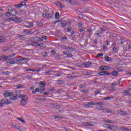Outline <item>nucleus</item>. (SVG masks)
I'll list each match as a JSON object with an SVG mask.
<instances>
[{
	"label": "nucleus",
	"instance_id": "58",
	"mask_svg": "<svg viewBox=\"0 0 131 131\" xmlns=\"http://www.w3.org/2000/svg\"><path fill=\"white\" fill-rule=\"evenodd\" d=\"M77 76H71L70 77V78L72 79H73L74 78H76Z\"/></svg>",
	"mask_w": 131,
	"mask_h": 131
},
{
	"label": "nucleus",
	"instance_id": "56",
	"mask_svg": "<svg viewBox=\"0 0 131 131\" xmlns=\"http://www.w3.org/2000/svg\"><path fill=\"white\" fill-rule=\"evenodd\" d=\"M113 51H114L115 53H117V49L115 47L113 48Z\"/></svg>",
	"mask_w": 131,
	"mask_h": 131
},
{
	"label": "nucleus",
	"instance_id": "57",
	"mask_svg": "<svg viewBox=\"0 0 131 131\" xmlns=\"http://www.w3.org/2000/svg\"><path fill=\"white\" fill-rule=\"evenodd\" d=\"M72 29V28L70 27V28H68L67 30L68 32H70V31H71Z\"/></svg>",
	"mask_w": 131,
	"mask_h": 131
},
{
	"label": "nucleus",
	"instance_id": "30",
	"mask_svg": "<svg viewBox=\"0 0 131 131\" xmlns=\"http://www.w3.org/2000/svg\"><path fill=\"white\" fill-rule=\"evenodd\" d=\"M40 45V48H46L47 47V45H46V44L43 43H41L40 44H39Z\"/></svg>",
	"mask_w": 131,
	"mask_h": 131
},
{
	"label": "nucleus",
	"instance_id": "36",
	"mask_svg": "<svg viewBox=\"0 0 131 131\" xmlns=\"http://www.w3.org/2000/svg\"><path fill=\"white\" fill-rule=\"evenodd\" d=\"M118 84H120V82H119V83H116V82L113 83H112L111 85H112L113 86H116V85H118Z\"/></svg>",
	"mask_w": 131,
	"mask_h": 131
},
{
	"label": "nucleus",
	"instance_id": "19",
	"mask_svg": "<svg viewBox=\"0 0 131 131\" xmlns=\"http://www.w3.org/2000/svg\"><path fill=\"white\" fill-rule=\"evenodd\" d=\"M90 105H96V104H95V102H88L87 104H84V106L85 107H89V106H90Z\"/></svg>",
	"mask_w": 131,
	"mask_h": 131
},
{
	"label": "nucleus",
	"instance_id": "29",
	"mask_svg": "<svg viewBox=\"0 0 131 131\" xmlns=\"http://www.w3.org/2000/svg\"><path fill=\"white\" fill-rule=\"evenodd\" d=\"M26 72H28V71H32V72H35V71H36L35 69H27V70H26Z\"/></svg>",
	"mask_w": 131,
	"mask_h": 131
},
{
	"label": "nucleus",
	"instance_id": "9",
	"mask_svg": "<svg viewBox=\"0 0 131 131\" xmlns=\"http://www.w3.org/2000/svg\"><path fill=\"white\" fill-rule=\"evenodd\" d=\"M6 63L7 64H16V62H15V60H13V59H8L6 60Z\"/></svg>",
	"mask_w": 131,
	"mask_h": 131
},
{
	"label": "nucleus",
	"instance_id": "48",
	"mask_svg": "<svg viewBox=\"0 0 131 131\" xmlns=\"http://www.w3.org/2000/svg\"><path fill=\"white\" fill-rule=\"evenodd\" d=\"M100 31H101V32H105L106 31V28H102L100 29Z\"/></svg>",
	"mask_w": 131,
	"mask_h": 131
},
{
	"label": "nucleus",
	"instance_id": "47",
	"mask_svg": "<svg viewBox=\"0 0 131 131\" xmlns=\"http://www.w3.org/2000/svg\"><path fill=\"white\" fill-rule=\"evenodd\" d=\"M43 23H42V22L41 21H39V23H38L37 25L38 26H42Z\"/></svg>",
	"mask_w": 131,
	"mask_h": 131
},
{
	"label": "nucleus",
	"instance_id": "24",
	"mask_svg": "<svg viewBox=\"0 0 131 131\" xmlns=\"http://www.w3.org/2000/svg\"><path fill=\"white\" fill-rule=\"evenodd\" d=\"M36 92H37L38 93H40L39 89H38V88H36L35 89V91H32L33 95H35V94H36Z\"/></svg>",
	"mask_w": 131,
	"mask_h": 131
},
{
	"label": "nucleus",
	"instance_id": "16",
	"mask_svg": "<svg viewBox=\"0 0 131 131\" xmlns=\"http://www.w3.org/2000/svg\"><path fill=\"white\" fill-rule=\"evenodd\" d=\"M27 101L28 100H21L20 101V105H21V106H25V105H26V104H27Z\"/></svg>",
	"mask_w": 131,
	"mask_h": 131
},
{
	"label": "nucleus",
	"instance_id": "52",
	"mask_svg": "<svg viewBox=\"0 0 131 131\" xmlns=\"http://www.w3.org/2000/svg\"><path fill=\"white\" fill-rule=\"evenodd\" d=\"M19 38L20 39H24V35H19Z\"/></svg>",
	"mask_w": 131,
	"mask_h": 131
},
{
	"label": "nucleus",
	"instance_id": "12",
	"mask_svg": "<svg viewBox=\"0 0 131 131\" xmlns=\"http://www.w3.org/2000/svg\"><path fill=\"white\" fill-rule=\"evenodd\" d=\"M34 40H37V41H43V39L40 38L39 37H34L32 38Z\"/></svg>",
	"mask_w": 131,
	"mask_h": 131
},
{
	"label": "nucleus",
	"instance_id": "55",
	"mask_svg": "<svg viewBox=\"0 0 131 131\" xmlns=\"http://www.w3.org/2000/svg\"><path fill=\"white\" fill-rule=\"evenodd\" d=\"M64 39H67V37H62L61 38V41H64Z\"/></svg>",
	"mask_w": 131,
	"mask_h": 131
},
{
	"label": "nucleus",
	"instance_id": "35",
	"mask_svg": "<svg viewBox=\"0 0 131 131\" xmlns=\"http://www.w3.org/2000/svg\"><path fill=\"white\" fill-rule=\"evenodd\" d=\"M24 86V85H23V84H18V85H16L17 89H20V88H23Z\"/></svg>",
	"mask_w": 131,
	"mask_h": 131
},
{
	"label": "nucleus",
	"instance_id": "46",
	"mask_svg": "<svg viewBox=\"0 0 131 131\" xmlns=\"http://www.w3.org/2000/svg\"><path fill=\"white\" fill-rule=\"evenodd\" d=\"M72 50V51H74V48H70V47H67V49H66L67 51H68V50Z\"/></svg>",
	"mask_w": 131,
	"mask_h": 131
},
{
	"label": "nucleus",
	"instance_id": "17",
	"mask_svg": "<svg viewBox=\"0 0 131 131\" xmlns=\"http://www.w3.org/2000/svg\"><path fill=\"white\" fill-rule=\"evenodd\" d=\"M46 83L45 81H40L39 82V85L41 86H43L44 88L45 86H46Z\"/></svg>",
	"mask_w": 131,
	"mask_h": 131
},
{
	"label": "nucleus",
	"instance_id": "3",
	"mask_svg": "<svg viewBox=\"0 0 131 131\" xmlns=\"http://www.w3.org/2000/svg\"><path fill=\"white\" fill-rule=\"evenodd\" d=\"M117 113H118V114H120V115H122L123 116H125V115H129L128 113L127 112L122 111L121 110H118L117 111Z\"/></svg>",
	"mask_w": 131,
	"mask_h": 131
},
{
	"label": "nucleus",
	"instance_id": "44",
	"mask_svg": "<svg viewBox=\"0 0 131 131\" xmlns=\"http://www.w3.org/2000/svg\"><path fill=\"white\" fill-rule=\"evenodd\" d=\"M11 126H12V127H13V128H17L19 127L18 126L17 124H15V125H12Z\"/></svg>",
	"mask_w": 131,
	"mask_h": 131
},
{
	"label": "nucleus",
	"instance_id": "10",
	"mask_svg": "<svg viewBox=\"0 0 131 131\" xmlns=\"http://www.w3.org/2000/svg\"><path fill=\"white\" fill-rule=\"evenodd\" d=\"M19 98H21L22 100H28V97L26 95H23L22 94H20L19 96H18Z\"/></svg>",
	"mask_w": 131,
	"mask_h": 131
},
{
	"label": "nucleus",
	"instance_id": "33",
	"mask_svg": "<svg viewBox=\"0 0 131 131\" xmlns=\"http://www.w3.org/2000/svg\"><path fill=\"white\" fill-rule=\"evenodd\" d=\"M110 99H114V97L113 96L107 97L104 98V100H110Z\"/></svg>",
	"mask_w": 131,
	"mask_h": 131
},
{
	"label": "nucleus",
	"instance_id": "41",
	"mask_svg": "<svg viewBox=\"0 0 131 131\" xmlns=\"http://www.w3.org/2000/svg\"><path fill=\"white\" fill-rule=\"evenodd\" d=\"M17 119H18V120H20L21 122H23L24 123H25V121L22 119V118H17Z\"/></svg>",
	"mask_w": 131,
	"mask_h": 131
},
{
	"label": "nucleus",
	"instance_id": "54",
	"mask_svg": "<svg viewBox=\"0 0 131 131\" xmlns=\"http://www.w3.org/2000/svg\"><path fill=\"white\" fill-rule=\"evenodd\" d=\"M42 39H45V40H47L48 37L46 36H42L41 37Z\"/></svg>",
	"mask_w": 131,
	"mask_h": 131
},
{
	"label": "nucleus",
	"instance_id": "6",
	"mask_svg": "<svg viewBox=\"0 0 131 131\" xmlns=\"http://www.w3.org/2000/svg\"><path fill=\"white\" fill-rule=\"evenodd\" d=\"M1 104H2V105L5 104V105H9V100H8L7 99H2L1 101Z\"/></svg>",
	"mask_w": 131,
	"mask_h": 131
},
{
	"label": "nucleus",
	"instance_id": "34",
	"mask_svg": "<svg viewBox=\"0 0 131 131\" xmlns=\"http://www.w3.org/2000/svg\"><path fill=\"white\" fill-rule=\"evenodd\" d=\"M54 118H59L60 119H62V118H63V117L61 116L60 115H58L56 116H54Z\"/></svg>",
	"mask_w": 131,
	"mask_h": 131
},
{
	"label": "nucleus",
	"instance_id": "7",
	"mask_svg": "<svg viewBox=\"0 0 131 131\" xmlns=\"http://www.w3.org/2000/svg\"><path fill=\"white\" fill-rule=\"evenodd\" d=\"M27 25H25L24 26L26 28H29V27H33V23H30L29 21H27Z\"/></svg>",
	"mask_w": 131,
	"mask_h": 131
},
{
	"label": "nucleus",
	"instance_id": "49",
	"mask_svg": "<svg viewBox=\"0 0 131 131\" xmlns=\"http://www.w3.org/2000/svg\"><path fill=\"white\" fill-rule=\"evenodd\" d=\"M94 104H95V105H103V103L101 102H94Z\"/></svg>",
	"mask_w": 131,
	"mask_h": 131
},
{
	"label": "nucleus",
	"instance_id": "43",
	"mask_svg": "<svg viewBox=\"0 0 131 131\" xmlns=\"http://www.w3.org/2000/svg\"><path fill=\"white\" fill-rule=\"evenodd\" d=\"M107 113H111V114H114V111L108 110Z\"/></svg>",
	"mask_w": 131,
	"mask_h": 131
},
{
	"label": "nucleus",
	"instance_id": "37",
	"mask_svg": "<svg viewBox=\"0 0 131 131\" xmlns=\"http://www.w3.org/2000/svg\"><path fill=\"white\" fill-rule=\"evenodd\" d=\"M5 15L6 16H7V17H11V16H12V15L11 14V12H10V11H9V12H6Z\"/></svg>",
	"mask_w": 131,
	"mask_h": 131
},
{
	"label": "nucleus",
	"instance_id": "31",
	"mask_svg": "<svg viewBox=\"0 0 131 131\" xmlns=\"http://www.w3.org/2000/svg\"><path fill=\"white\" fill-rule=\"evenodd\" d=\"M104 125H107V126H108V128H109L110 129H111V130H113V127H114V126H110V125H108V124H104Z\"/></svg>",
	"mask_w": 131,
	"mask_h": 131
},
{
	"label": "nucleus",
	"instance_id": "8",
	"mask_svg": "<svg viewBox=\"0 0 131 131\" xmlns=\"http://www.w3.org/2000/svg\"><path fill=\"white\" fill-rule=\"evenodd\" d=\"M14 22H17L18 23H20L22 22L23 20L21 18H18V17H14L12 19Z\"/></svg>",
	"mask_w": 131,
	"mask_h": 131
},
{
	"label": "nucleus",
	"instance_id": "26",
	"mask_svg": "<svg viewBox=\"0 0 131 131\" xmlns=\"http://www.w3.org/2000/svg\"><path fill=\"white\" fill-rule=\"evenodd\" d=\"M31 33V32L28 31L27 29L24 30V33H25V34H30Z\"/></svg>",
	"mask_w": 131,
	"mask_h": 131
},
{
	"label": "nucleus",
	"instance_id": "59",
	"mask_svg": "<svg viewBox=\"0 0 131 131\" xmlns=\"http://www.w3.org/2000/svg\"><path fill=\"white\" fill-rule=\"evenodd\" d=\"M81 25H82V23L81 21H80L79 23H78V27H81Z\"/></svg>",
	"mask_w": 131,
	"mask_h": 131
},
{
	"label": "nucleus",
	"instance_id": "45",
	"mask_svg": "<svg viewBox=\"0 0 131 131\" xmlns=\"http://www.w3.org/2000/svg\"><path fill=\"white\" fill-rule=\"evenodd\" d=\"M51 17H52V14L51 13L47 14V19H49V18H51Z\"/></svg>",
	"mask_w": 131,
	"mask_h": 131
},
{
	"label": "nucleus",
	"instance_id": "22",
	"mask_svg": "<svg viewBox=\"0 0 131 131\" xmlns=\"http://www.w3.org/2000/svg\"><path fill=\"white\" fill-rule=\"evenodd\" d=\"M18 97H19V96H18L17 95L14 96L13 97H12L10 99H11V100H13V101H16V100H18Z\"/></svg>",
	"mask_w": 131,
	"mask_h": 131
},
{
	"label": "nucleus",
	"instance_id": "11",
	"mask_svg": "<svg viewBox=\"0 0 131 131\" xmlns=\"http://www.w3.org/2000/svg\"><path fill=\"white\" fill-rule=\"evenodd\" d=\"M31 46H34V47H40V45L38 44L37 42H35L34 41L31 42Z\"/></svg>",
	"mask_w": 131,
	"mask_h": 131
},
{
	"label": "nucleus",
	"instance_id": "64",
	"mask_svg": "<svg viewBox=\"0 0 131 131\" xmlns=\"http://www.w3.org/2000/svg\"><path fill=\"white\" fill-rule=\"evenodd\" d=\"M50 92H55V88H52L50 89Z\"/></svg>",
	"mask_w": 131,
	"mask_h": 131
},
{
	"label": "nucleus",
	"instance_id": "2",
	"mask_svg": "<svg viewBox=\"0 0 131 131\" xmlns=\"http://www.w3.org/2000/svg\"><path fill=\"white\" fill-rule=\"evenodd\" d=\"M3 95L5 98H8V97L14 96V92L7 91L4 93Z\"/></svg>",
	"mask_w": 131,
	"mask_h": 131
},
{
	"label": "nucleus",
	"instance_id": "15",
	"mask_svg": "<svg viewBox=\"0 0 131 131\" xmlns=\"http://www.w3.org/2000/svg\"><path fill=\"white\" fill-rule=\"evenodd\" d=\"M49 8H46V9H45V12H46V13H43V14H42V17H45L46 18H47V13H48V12H49Z\"/></svg>",
	"mask_w": 131,
	"mask_h": 131
},
{
	"label": "nucleus",
	"instance_id": "5",
	"mask_svg": "<svg viewBox=\"0 0 131 131\" xmlns=\"http://www.w3.org/2000/svg\"><path fill=\"white\" fill-rule=\"evenodd\" d=\"M97 76H103V75H111L110 73H107V71H102L98 73Z\"/></svg>",
	"mask_w": 131,
	"mask_h": 131
},
{
	"label": "nucleus",
	"instance_id": "40",
	"mask_svg": "<svg viewBox=\"0 0 131 131\" xmlns=\"http://www.w3.org/2000/svg\"><path fill=\"white\" fill-rule=\"evenodd\" d=\"M37 100L38 101H39L40 102H42V101H46V98H37Z\"/></svg>",
	"mask_w": 131,
	"mask_h": 131
},
{
	"label": "nucleus",
	"instance_id": "20",
	"mask_svg": "<svg viewBox=\"0 0 131 131\" xmlns=\"http://www.w3.org/2000/svg\"><path fill=\"white\" fill-rule=\"evenodd\" d=\"M57 6H59L60 8H65V6H64L61 2H58Z\"/></svg>",
	"mask_w": 131,
	"mask_h": 131
},
{
	"label": "nucleus",
	"instance_id": "21",
	"mask_svg": "<svg viewBox=\"0 0 131 131\" xmlns=\"http://www.w3.org/2000/svg\"><path fill=\"white\" fill-rule=\"evenodd\" d=\"M96 108L97 109H98V110H105V107L100 105L97 106Z\"/></svg>",
	"mask_w": 131,
	"mask_h": 131
},
{
	"label": "nucleus",
	"instance_id": "18",
	"mask_svg": "<svg viewBox=\"0 0 131 131\" xmlns=\"http://www.w3.org/2000/svg\"><path fill=\"white\" fill-rule=\"evenodd\" d=\"M10 12L11 16H15V15H16V11H15V10H14V9L10 10Z\"/></svg>",
	"mask_w": 131,
	"mask_h": 131
},
{
	"label": "nucleus",
	"instance_id": "51",
	"mask_svg": "<svg viewBox=\"0 0 131 131\" xmlns=\"http://www.w3.org/2000/svg\"><path fill=\"white\" fill-rule=\"evenodd\" d=\"M3 73L4 75H9V74H10V72L9 71L4 72Z\"/></svg>",
	"mask_w": 131,
	"mask_h": 131
},
{
	"label": "nucleus",
	"instance_id": "39",
	"mask_svg": "<svg viewBox=\"0 0 131 131\" xmlns=\"http://www.w3.org/2000/svg\"><path fill=\"white\" fill-rule=\"evenodd\" d=\"M14 7L15 8H21V7H22V4H21V3H20V4H18V5H14Z\"/></svg>",
	"mask_w": 131,
	"mask_h": 131
},
{
	"label": "nucleus",
	"instance_id": "27",
	"mask_svg": "<svg viewBox=\"0 0 131 131\" xmlns=\"http://www.w3.org/2000/svg\"><path fill=\"white\" fill-rule=\"evenodd\" d=\"M105 122L106 123H114V122H115L113 120H105Z\"/></svg>",
	"mask_w": 131,
	"mask_h": 131
},
{
	"label": "nucleus",
	"instance_id": "13",
	"mask_svg": "<svg viewBox=\"0 0 131 131\" xmlns=\"http://www.w3.org/2000/svg\"><path fill=\"white\" fill-rule=\"evenodd\" d=\"M39 92H40V94H42L43 93V91H45V87L42 86H39L38 88Z\"/></svg>",
	"mask_w": 131,
	"mask_h": 131
},
{
	"label": "nucleus",
	"instance_id": "4",
	"mask_svg": "<svg viewBox=\"0 0 131 131\" xmlns=\"http://www.w3.org/2000/svg\"><path fill=\"white\" fill-rule=\"evenodd\" d=\"M8 59H9V56L4 54L0 55V61H6Z\"/></svg>",
	"mask_w": 131,
	"mask_h": 131
},
{
	"label": "nucleus",
	"instance_id": "53",
	"mask_svg": "<svg viewBox=\"0 0 131 131\" xmlns=\"http://www.w3.org/2000/svg\"><path fill=\"white\" fill-rule=\"evenodd\" d=\"M97 56L98 58H100V57H103V56H104V54L103 53H100V54H97Z\"/></svg>",
	"mask_w": 131,
	"mask_h": 131
},
{
	"label": "nucleus",
	"instance_id": "32",
	"mask_svg": "<svg viewBox=\"0 0 131 131\" xmlns=\"http://www.w3.org/2000/svg\"><path fill=\"white\" fill-rule=\"evenodd\" d=\"M59 17H60V14L59 12H56L55 13V19H59Z\"/></svg>",
	"mask_w": 131,
	"mask_h": 131
},
{
	"label": "nucleus",
	"instance_id": "14",
	"mask_svg": "<svg viewBox=\"0 0 131 131\" xmlns=\"http://www.w3.org/2000/svg\"><path fill=\"white\" fill-rule=\"evenodd\" d=\"M104 60L105 61H107L108 62H111V61H112V58H111L108 56H105Z\"/></svg>",
	"mask_w": 131,
	"mask_h": 131
},
{
	"label": "nucleus",
	"instance_id": "38",
	"mask_svg": "<svg viewBox=\"0 0 131 131\" xmlns=\"http://www.w3.org/2000/svg\"><path fill=\"white\" fill-rule=\"evenodd\" d=\"M105 70H110L111 69V67L109 66H104Z\"/></svg>",
	"mask_w": 131,
	"mask_h": 131
},
{
	"label": "nucleus",
	"instance_id": "25",
	"mask_svg": "<svg viewBox=\"0 0 131 131\" xmlns=\"http://www.w3.org/2000/svg\"><path fill=\"white\" fill-rule=\"evenodd\" d=\"M84 125H86V126H94V124H90L89 122H85L84 123Z\"/></svg>",
	"mask_w": 131,
	"mask_h": 131
},
{
	"label": "nucleus",
	"instance_id": "50",
	"mask_svg": "<svg viewBox=\"0 0 131 131\" xmlns=\"http://www.w3.org/2000/svg\"><path fill=\"white\" fill-rule=\"evenodd\" d=\"M26 60H27V58L26 57H24L20 59V62H21V61H26Z\"/></svg>",
	"mask_w": 131,
	"mask_h": 131
},
{
	"label": "nucleus",
	"instance_id": "23",
	"mask_svg": "<svg viewBox=\"0 0 131 131\" xmlns=\"http://www.w3.org/2000/svg\"><path fill=\"white\" fill-rule=\"evenodd\" d=\"M111 74L113 76H117L118 74V72L117 71H114L111 73Z\"/></svg>",
	"mask_w": 131,
	"mask_h": 131
},
{
	"label": "nucleus",
	"instance_id": "1",
	"mask_svg": "<svg viewBox=\"0 0 131 131\" xmlns=\"http://www.w3.org/2000/svg\"><path fill=\"white\" fill-rule=\"evenodd\" d=\"M93 65V63L90 62V61H88L86 63L83 62L82 63L80 66H81V67H84L85 68H89L90 66H92Z\"/></svg>",
	"mask_w": 131,
	"mask_h": 131
},
{
	"label": "nucleus",
	"instance_id": "28",
	"mask_svg": "<svg viewBox=\"0 0 131 131\" xmlns=\"http://www.w3.org/2000/svg\"><path fill=\"white\" fill-rule=\"evenodd\" d=\"M56 82H57V84H63V81L61 80H57Z\"/></svg>",
	"mask_w": 131,
	"mask_h": 131
},
{
	"label": "nucleus",
	"instance_id": "60",
	"mask_svg": "<svg viewBox=\"0 0 131 131\" xmlns=\"http://www.w3.org/2000/svg\"><path fill=\"white\" fill-rule=\"evenodd\" d=\"M67 56H68V57H70V58H71V57H73V55H72V54H71L68 53Z\"/></svg>",
	"mask_w": 131,
	"mask_h": 131
},
{
	"label": "nucleus",
	"instance_id": "61",
	"mask_svg": "<svg viewBox=\"0 0 131 131\" xmlns=\"http://www.w3.org/2000/svg\"><path fill=\"white\" fill-rule=\"evenodd\" d=\"M20 5H21V6H25L26 5V3L24 2H21V3H20Z\"/></svg>",
	"mask_w": 131,
	"mask_h": 131
},
{
	"label": "nucleus",
	"instance_id": "42",
	"mask_svg": "<svg viewBox=\"0 0 131 131\" xmlns=\"http://www.w3.org/2000/svg\"><path fill=\"white\" fill-rule=\"evenodd\" d=\"M60 48L63 50H67V47H66L65 45L60 46Z\"/></svg>",
	"mask_w": 131,
	"mask_h": 131
},
{
	"label": "nucleus",
	"instance_id": "63",
	"mask_svg": "<svg viewBox=\"0 0 131 131\" xmlns=\"http://www.w3.org/2000/svg\"><path fill=\"white\" fill-rule=\"evenodd\" d=\"M95 35H97L99 37H101V35H100V33L99 32L96 33Z\"/></svg>",
	"mask_w": 131,
	"mask_h": 131
},
{
	"label": "nucleus",
	"instance_id": "62",
	"mask_svg": "<svg viewBox=\"0 0 131 131\" xmlns=\"http://www.w3.org/2000/svg\"><path fill=\"white\" fill-rule=\"evenodd\" d=\"M100 70H105L104 66H101L100 67Z\"/></svg>",
	"mask_w": 131,
	"mask_h": 131
}]
</instances>
